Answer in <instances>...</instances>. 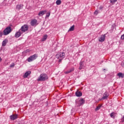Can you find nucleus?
I'll use <instances>...</instances> for the list:
<instances>
[{
    "label": "nucleus",
    "mask_w": 124,
    "mask_h": 124,
    "mask_svg": "<svg viewBox=\"0 0 124 124\" xmlns=\"http://www.w3.org/2000/svg\"><path fill=\"white\" fill-rule=\"evenodd\" d=\"M104 70H106V69H104Z\"/></svg>",
    "instance_id": "473e14b6"
},
{
    "label": "nucleus",
    "mask_w": 124,
    "mask_h": 124,
    "mask_svg": "<svg viewBox=\"0 0 124 124\" xmlns=\"http://www.w3.org/2000/svg\"><path fill=\"white\" fill-rule=\"evenodd\" d=\"M108 96H109V93L108 92H106L104 94H103V96L102 97L101 99H99V100H102L104 99H107L108 98Z\"/></svg>",
    "instance_id": "0eeeda50"
},
{
    "label": "nucleus",
    "mask_w": 124,
    "mask_h": 124,
    "mask_svg": "<svg viewBox=\"0 0 124 124\" xmlns=\"http://www.w3.org/2000/svg\"><path fill=\"white\" fill-rule=\"evenodd\" d=\"M47 75L44 74H41L40 77H38L37 79V81H45L46 79H47Z\"/></svg>",
    "instance_id": "20e7f679"
},
{
    "label": "nucleus",
    "mask_w": 124,
    "mask_h": 124,
    "mask_svg": "<svg viewBox=\"0 0 124 124\" xmlns=\"http://www.w3.org/2000/svg\"><path fill=\"white\" fill-rule=\"evenodd\" d=\"M84 103H85V100H84V99L81 98L79 99V103H78V106H81L83 105Z\"/></svg>",
    "instance_id": "ddd939ff"
},
{
    "label": "nucleus",
    "mask_w": 124,
    "mask_h": 124,
    "mask_svg": "<svg viewBox=\"0 0 124 124\" xmlns=\"http://www.w3.org/2000/svg\"><path fill=\"white\" fill-rule=\"evenodd\" d=\"M31 71H28L26 72L25 74L23 76L24 78H28V77L29 75H31Z\"/></svg>",
    "instance_id": "9d476101"
},
{
    "label": "nucleus",
    "mask_w": 124,
    "mask_h": 124,
    "mask_svg": "<svg viewBox=\"0 0 124 124\" xmlns=\"http://www.w3.org/2000/svg\"><path fill=\"white\" fill-rule=\"evenodd\" d=\"M14 66H15V64H14V63H13L12 64L10 65V67H14Z\"/></svg>",
    "instance_id": "bb28decb"
},
{
    "label": "nucleus",
    "mask_w": 124,
    "mask_h": 124,
    "mask_svg": "<svg viewBox=\"0 0 124 124\" xmlns=\"http://www.w3.org/2000/svg\"><path fill=\"white\" fill-rule=\"evenodd\" d=\"M48 38V36L47 35H44L43 38L42 39V41H45L46 39Z\"/></svg>",
    "instance_id": "4be33fe9"
},
{
    "label": "nucleus",
    "mask_w": 124,
    "mask_h": 124,
    "mask_svg": "<svg viewBox=\"0 0 124 124\" xmlns=\"http://www.w3.org/2000/svg\"><path fill=\"white\" fill-rule=\"evenodd\" d=\"M105 35L106 34H103L101 35L100 38L99 39L100 42H103L105 40Z\"/></svg>",
    "instance_id": "1a4fd4ad"
},
{
    "label": "nucleus",
    "mask_w": 124,
    "mask_h": 124,
    "mask_svg": "<svg viewBox=\"0 0 124 124\" xmlns=\"http://www.w3.org/2000/svg\"><path fill=\"white\" fill-rule=\"evenodd\" d=\"M72 71H74V68H72L69 70L65 72V74H68V73H70V72H72Z\"/></svg>",
    "instance_id": "6ab92c4d"
},
{
    "label": "nucleus",
    "mask_w": 124,
    "mask_h": 124,
    "mask_svg": "<svg viewBox=\"0 0 124 124\" xmlns=\"http://www.w3.org/2000/svg\"><path fill=\"white\" fill-rule=\"evenodd\" d=\"M22 33H22V31L19 30L18 31L16 32L15 34V37H16V38H18V37H20V36H21V34H22Z\"/></svg>",
    "instance_id": "f8f14e48"
},
{
    "label": "nucleus",
    "mask_w": 124,
    "mask_h": 124,
    "mask_svg": "<svg viewBox=\"0 0 124 124\" xmlns=\"http://www.w3.org/2000/svg\"><path fill=\"white\" fill-rule=\"evenodd\" d=\"M23 6H24V5L23 4L17 5L16 6V10H20V9H22L23 8Z\"/></svg>",
    "instance_id": "4468645a"
},
{
    "label": "nucleus",
    "mask_w": 124,
    "mask_h": 124,
    "mask_svg": "<svg viewBox=\"0 0 124 124\" xmlns=\"http://www.w3.org/2000/svg\"><path fill=\"white\" fill-rule=\"evenodd\" d=\"M83 68H84V62H80L79 63V69L81 70V69H83Z\"/></svg>",
    "instance_id": "2eb2a0df"
},
{
    "label": "nucleus",
    "mask_w": 124,
    "mask_h": 124,
    "mask_svg": "<svg viewBox=\"0 0 124 124\" xmlns=\"http://www.w3.org/2000/svg\"><path fill=\"white\" fill-rule=\"evenodd\" d=\"M117 76L119 77V78H124V74H123L122 73H119L117 74Z\"/></svg>",
    "instance_id": "a211bd4d"
},
{
    "label": "nucleus",
    "mask_w": 124,
    "mask_h": 124,
    "mask_svg": "<svg viewBox=\"0 0 124 124\" xmlns=\"http://www.w3.org/2000/svg\"><path fill=\"white\" fill-rule=\"evenodd\" d=\"M75 28V26L73 25L71 28L69 29L68 31H74V29Z\"/></svg>",
    "instance_id": "412c9836"
},
{
    "label": "nucleus",
    "mask_w": 124,
    "mask_h": 124,
    "mask_svg": "<svg viewBox=\"0 0 124 124\" xmlns=\"http://www.w3.org/2000/svg\"><path fill=\"white\" fill-rule=\"evenodd\" d=\"M103 9V6H101L100 7H99V10H101L102 11V9Z\"/></svg>",
    "instance_id": "cd10ccee"
},
{
    "label": "nucleus",
    "mask_w": 124,
    "mask_h": 124,
    "mask_svg": "<svg viewBox=\"0 0 124 124\" xmlns=\"http://www.w3.org/2000/svg\"><path fill=\"white\" fill-rule=\"evenodd\" d=\"M100 108H101V105H99L95 109V111H98V110H99V109H100Z\"/></svg>",
    "instance_id": "5701e85b"
},
{
    "label": "nucleus",
    "mask_w": 124,
    "mask_h": 124,
    "mask_svg": "<svg viewBox=\"0 0 124 124\" xmlns=\"http://www.w3.org/2000/svg\"><path fill=\"white\" fill-rule=\"evenodd\" d=\"M10 118L12 121H14L16 119H18V115L17 114H13L10 116Z\"/></svg>",
    "instance_id": "6e6552de"
},
{
    "label": "nucleus",
    "mask_w": 124,
    "mask_h": 124,
    "mask_svg": "<svg viewBox=\"0 0 124 124\" xmlns=\"http://www.w3.org/2000/svg\"><path fill=\"white\" fill-rule=\"evenodd\" d=\"M38 57V55L37 54H34L31 56H30L28 59H27V61L29 62H32L33 61H34L35 60H36Z\"/></svg>",
    "instance_id": "39448f33"
},
{
    "label": "nucleus",
    "mask_w": 124,
    "mask_h": 124,
    "mask_svg": "<svg viewBox=\"0 0 124 124\" xmlns=\"http://www.w3.org/2000/svg\"><path fill=\"white\" fill-rule=\"evenodd\" d=\"M82 92H81V91H77L76 92V96H78V97H80V96H82Z\"/></svg>",
    "instance_id": "dca6fc26"
},
{
    "label": "nucleus",
    "mask_w": 124,
    "mask_h": 124,
    "mask_svg": "<svg viewBox=\"0 0 124 124\" xmlns=\"http://www.w3.org/2000/svg\"><path fill=\"white\" fill-rule=\"evenodd\" d=\"M121 65H122V66H124V61L122 62Z\"/></svg>",
    "instance_id": "7c9ffc66"
},
{
    "label": "nucleus",
    "mask_w": 124,
    "mask_h": 124,
    "mask_svg": "<svg viewBox=\"0 0 124 124\" xmlns=\"http://www.w3.org/2000/svg\"><path fill=\"white\" fill-rule=\"evenodd\" d=\"M46 13H47L46 10L41 11L39 12L38 16H43V15H44V14H46Z\"/></svg>",
    "instance_id": "9b49d317"
},
{
    "label": "nucleus",
    "mask_w": 124,
    "mask_h": 124,
    "mask_svg": "<svg viewBox=\"0 0 124 124\" xmlns=\"http://www.w3.org/2000/svg\"><path fill=\"white\" fill-rule=\"evenodd\" d=\"M118 0H110V3H112V4H114V3L116 2Z\"/></svg>",
    "instance_id": "393cba45"
},
{
    "label": "nucleus",
    "mask_w": 124,
    "mask_h": 124,
    "mask_svg": "<svg viewBox=\"0 0 124 124\" xmlns=\"http://www.w3.org/2000/svg\"><path fill=\"white\" fill-rule=\"evenodd\" d=\"M7 42H8V41L7 40H6V39L4 40L2 42V46H5L6 45V43H7Z\"/></svg>",
    "instance_id": "aec40b11"
},
{
    "label": "nucleus",
    "mask_w": 124,
    "mask_h": 124,
    "mask_svg": "<svg viewBox=\"0 0 124 124\" xmlns=\"http://www.w3.org/2000/svg\"><path fill=\"white\" fill-rule=\"evenodd\" d=\"M30 24L32 27H34V26H37V25H38V23H37V20L35 19L31 20Z\"/></svg>",
    "instance_id": "423d86ee"
},
{
    "label": "nucleus",
    "mask_w": 124,
    "mask_h": 124,
    "mask_svg": "<svg viewBox=\"0 0 124 124\" xmlns=\"http://www.w3.org/2000/svg\"><path fill=\"white\" fill-rule=\"evenodd\" d=\"M2 62V59L0 57V62Z\"/></svg>",
    "instance_id": "2f4dec72"
},
{
    "label": "nucleus",
    "mask_w": 124,
    "mask_h": 124,
    "mask_svg": "<svg viewBox=\"0 0 124 124\" xmlns=\"http://www.w3.org/2000/svg\"><path fill=\"white\" fill-rule=\"evenodd\" d=\"M56 58L59 60V62H62V61L65 58V53L64 52H60L56 55Z\"/></svg>",
    "instance_id": "f03ea898"
},
{
    "label": "nucleus",
    "mask_w": 124,
    "mask_h": 124,
    "mask_svg": "<svg viewBox=\"0 0 124 124\" xmlns=\"http://www.w3.org/2000/svg\"><path fill=\"white\" fill-rule=\"evenodd\" d=\"M98 13V11L97 10H96L94 12V14H96V15H97V14Z\"/></svg>",
    "instance_id": "c85d7f7f"
},
{
    "label": "nucleus",
    "mask_w": 124,
    "mask_h": 124,
    "mask_svg": "<svg viewBox=\"0 0 124 124\" xmlns=\"http://www.w3.org/2000/svg\"><path fill=\"white\" fill-rule=\"evenodd\" d=\"M19 31H21L22 33L29 31V25L25 24L22 26L19 30Z\"/></svg>",
    "instance_id": "7ed1b4c3"
},
{
    "label": "nucleus",
    "mask_w": 124,
    "mask_h": 124,
    "mask_svg": "<svg viewBox=\"0 0 124 124\" xmlns=\"http://www.w3.org/2000/svg\"><path fill=\"white\" fill-rule=\"evenodd\" d=\"M50 14H51V12H48L47 13H46V17H49Z\"/></svg>",
    "instance_id": "a878e982"
},
{
    "label": "nucleus",
    "mask_w": 124,
    "mask_h": 124,
    "mask_svg": "<svg viewBox=\"0 0 124 124\" xmlns=\"http://www.w3.org/2000/svg\"><path fill=\"white\" fill-rule=\"evenodd\" d=\"M116 115H117V112H112L109 114V116L112 118L115 119V117H116Z\"/></svg>",
    "instance_id": "f3484780"
},
{
    "label": "nucleus",
    "mask_w": 124,
    "mask_h": 124,
    "mask_svg": "<svg viewBox=\"0 0 124 124\" xmlns=\"http://www.w3.org/2000/svg\"><path fill=\"white\" fill-rule=\"evenodd\" d=\"M121 39H124V34L121 36Z\"/></svg>",
    "instance_id": "c756f323"
},
{
    "label": "nucleus",
    "mask_w": 124,
    "mask_h": 124,
    "mask_svg": "<svg viewBox=\"0 0 124 124\" xmlns=\"http://www.w3.org/2000/svg\"><path fill=\"white\" fill-rule=\"evenodd\" d=\"M62 3V1L61 0H57L56 1V4L57 5H60Z\"/></svg>",
    "instance_id": "b1692460"
},
{
    "label": "nucleus",
    "mask_w": 124,
    "mask_h": 124,
    "mask_svg": "<svg viewBox=\"0 0 124 124\" xmlns=\"http://www.w3.org/2000/svg\"><path fill=\"white\" fill-rule=\"evenodd\" d=\"M12 31V29L10 26L7 27L4 31L3 32L2 31H0V37L2 36V35H7V34H9V33Z\"/></svg>",
    "instance_id": "f257e3e1"
}]
</instances>
